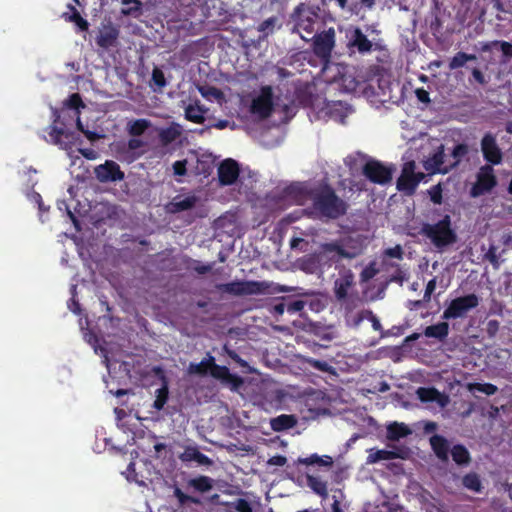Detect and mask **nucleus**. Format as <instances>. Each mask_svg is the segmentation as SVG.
Here are the masks:
<instances>
[{"label":"nucleus","mask_w":512,"mask_h":512,"mask_svg":"<svg viewBox=\"0 0 512 512\" xmlns=\"http://www.w3.org/2000/svg\"><path fill=\"white\" fill-rule=\"evenodd\" d=\"M307 198L311 206L304 209V214L311 219L336 220L347 213L348 204L329 185L310 189Z\"/></svg>","instance_id":"f257e3e1"},{"label":"nucleus","mask_w":512,"mask_h":512,"mask_svg":"<svg viewBox=\"0 0 512 512\" xmlns=\"http://www.w3.org/2000/svg\"><path fill=\"white\" fill-rule=\"evenodd\" d=\"M188 371L191 374L200 376L210 375L216 380H219L222 384L230 387L231 390L237 391L244 383L242 377L237 374L230 372L226 366L216 364L214 356L207 353L199 363H190Z\"/></svg>","instance_id":"f03ea898"},{"label":"nucleus","mask_w":512,"mask_h":512,"mask_svg":"<svg viewBox=\"0 0 512 512\" xmlns=\"http://www.w3.org/2000/svg\"><path fill=\"white\" fill-rule=\"evenodd\" d=\"M291 19L294 23L293 32L298 33L304 41H311L321 21L319 8L300 3L295 7Z\"/></svg>","instance_id":"7ed1b4c3"},{"label":"nucleus","mask_w":512,"mask_h":512,"mask_svg":"<svg viewBox=\"0 0 512 512\" xmlns=\"http://www.w3.org/2000/svg\"><path fill=\"white\" fill-rule=\"evenodd\" d=\"M422 230L424 235L438 249H443L457 241V234L451 227V217L449 215H445L437 223L425 224Z\"/></svg>","instance_id":"20e7f679"},{"label":"nucleus","mask_w":512,"mask_h":512,"mask_svg":"<svg viewBox=\"0 0 512 512\" xmlns=\"http://www.w3.org/2000/svg\"><path fill=\"white\" fill-rule=\"evenodd\" d=\"M270 284L264 281H232L217 284L218 291L236 296L264 294L270 288Z\"/></svg>","instance_id":"39448f33"},{"label":"nucleus","mask_w":512,"mask_h":512,"mask_svg":"<svg viewBox=\"0 0 512 512\" xmlns=\"http://www.w3.org/2000/svg\"><path fill=\"white\" fill-rule=\"evenodd\" d=\"M479 302L480 298L474 293L454 298L443 311L441 317L443 320L464 318L469 311L479 305Z\"/></svg>","instance_id":"423d86ee"},{"label":"nucleus","mask_w":512,"mask_h":512,"mask_svg":"<svg viewBox=\"0 0 512 512\" xmlns=\"http://www.w3.org/2000/svg\"><path fill=\"white\" fill-rule=\"evenodd\" d=\"M336 33L333 27L311 36L312 50L314 54L324 62H328L331 58L332 51L335 47Z\"/></svg>","instance_id":"0eeeda50"},{"label":"nucleus","mask_w":512,"mask_h":512,"mask_svg":"<svg viewBox=\"0 0 512 512\" xmlns=\"http://www.w3.org/2000/svg\"><path fill=\"white\" fill-rule=\"evenodd\" d=\"M497 177L491 165L485 164L480 167L476 174V182L470 189V196L473 198L480 197L490 193L497 186Z\"/></svg>","instance_id":"6e6552de"},{"label":"nucleus","mask_w":512,"mask_h":512,"mask_svg":"<svg viewBox=\"0 0 512 512\" xmlns=\"http://www.w3.org/2000/svg\"><path fill=\"white\" fill-rule=\"evenodd\" d=\"M393 166H387L378 160L367 161L363 168V175L372 183L386 185L392 180Z\"/></svg>","instance_id":"1a4fd4ad"},{"label":"nucleus","mask_w":512,"mask_h":512,"mask_svg":"<svg viewBox=\"0 0 512 512\" xmlns=\"http://www.w3.org/2000/svg\"><path fill=\"white\" fill-rule=\"evenodd\" d=\"M274 111L273 89L266 85L260 88V93L250 105V112L261 119L269 118Z\"/></svg>","instance_id":"9d476101"},{"label":"nucleus","mask_w":512,"mask_h":512,"mask_svg":"<svg viewBox=\"0 0 512 512\" xmlns=\"http://www.w3.org/2000/svg\"><path fill=\"white\" fill-rule=\"evenodd\" d=\"M481 151L483 154L484 160L488 165H499L503 161V153L499 145L497 144V140L495 135L488 132L486 133L480 142Z\"/></svg>","instance_id":"9b49d317"},{"label":"nucleus","mask_w":512,"mask_h":512,"mask_svg":"<svg viewBox=\"0 0 512 512\" xmlns=\"http://www.w3.org/2000/svg\"><path fill=\"white\" fill-rule=\"evenodd\" d=\"M449 162L444 145L441 144L431 156L424 160L423 167L430 174H447L453 170L452 167H449Z\"/></svg>","instance_id":"f8f14e48"},{"label":"nucleus","mask_w":512,"mask_h":512,"mask_svg":"<svg viewBox=\"0 0 512 512\" xmlns=\"http://www.w3.org/2000/svg\"><path fill=\"white\" fill-rule=\"evenodd\" d=\"M94 173L96 179L101 183L122 181L125 178L119 164L113 160H106L105 163L96 166Z\"/></svg>","instance_id":"ddd939ff"},{"label":"nucleus","mask_w":512,"mask_h":512,"mask_svg":"<svg viewBox=\"0 0 512 512\" xmlns=\"http://www.w3.org/2000/svg\"><path fill=\"white\" fill-rule=\"evenodd\" d=\"M347 49L350 55L355 52L365 55L373 50V43L359 27H355L351 31V35L347 43Z\"/></svg>","instance_id":"4468645a"},{"label":"nucleus","mask_w":512,"mask_h":512,"mask_svg":"<svg viewBox=\"0 0 512 512\" xmlns=\"http://www.w3.org/2000/svg\"><path fill=\"white\" fill-rule=\"evenodd\" d=\"M240 169L237 161L228 158L218 166V180L221 186H229L236 182Z\"/></svg>","instance_id":"2eb2a0df"},{"label":"nucleus","mask_w":512,"mask_h":512,"mask_svg":"<svg viewBox=\"0 0 512 512\" xmlns=\"http://www.w3.org/2000/svg\"><path fill=\"white\" fill-rule=\"evenodd\" d=\"M48 134L53 144L59 145L64 149L71 148L75 140L78 138L75 132L58 128L55 125L49 126Z\"/></svg>","instance_id":"dca6fc26"},{"label":"nucleus","mask_w":512,"mask_h":512,"mask_svg":"<svg viewBox=\"0 0 512 512\" xmlns=\"http://www.w3.org/2000/svg\"><path fill=\"white\" fill-rule=\"evenodd\" d=\"M119 29L113 25L104 26L96 36V44L103 50H109L118 43Z\"/></svg>","instance_id":"f3484780"},{"label":"nucleus","mask_w":512,"mask_h":512,"mask_svg":"<svg viewBox=\"0 0 512 512\" xmlns=\"http://www.w3.org/2000/svg\"><path fill=\"white\" fill-rule=\"evenodd\" d=\"M354 285V274L350 269L341 273L340 277L334 282V295L337 301L347 299L348 290Z\"/></svg>","instance_id":"a211bd4d"},{"label":"nucleus","mask_w":512,"mask_h":512,"mask_svg":"<svg viewBox=\"0 0 512 512\" xmlns=\"http://www.w3.org/2000/svg\"><path fill=\"white\" fill-rule=\"evenodd\" d=\"M418 399L423 403L436 402L440 407H445L449 398L435 387H419L416 390Z\"/></svg>","instance_id":"6ab92c4d"},{"label":"nucleus","mask_w":512,"mask_h":512,"mask_svg":"<svg viewBox=\"0 0 512 512\" xmlns=\"http://www.w3.org/2000/svg\"><path fill=\"white\" fill-rule=\"evenodd\" d=\"M424 174L418 172L417 175L402 174L397 179L396 187L400 192L407 196H412L419 183L423 180Z\"/></svg>","instance_id":"aec40b11"},{"label":"nucleus","mask_w":512,"mask_h":512,"mask_svg":"<svg viewBox=\"0 0 512 512\" xmlns=\"http://www.w3.org/2000/svg\"><path fill=\"white\" fill-rule=\"evenodd\" d=\"M306 331L317 339L325 342H330L335 338L334 327L320 322L308 323Z\"/></svg>","instance_id":"412c9836"},{"label":"nucleus","mask_w":512,"mask_h":512,"mask_svg":"<svg viewBox=\"0 0 512 512\" xmlns=\"http://www.w3.org/2000/svg\"><path fill=\"white\" fill-rule=\"evenodd\" d=\"M179 459L186 462H196L200 466L212 465V460L205 454L199 451L196 446H187L184 451L179 455Z\"/></svg>","instance_id":"4be33fe9"},{"label":"nucleus","mask_w":512,"mask_h":512,"mask_svg":"<svg viewBox=\"0 0 512 512\" xmlns=\"http://www.w3.org/2000/svg\"><path fill=\"white\" fill-rule=\"evenodd\" d=\"M182 135V127L176 122H172L168 127L158 130V139L161 146L166 147L176 141Z\"/></svg>","instance_id":"5701e85b"},{"label":"nucleus","mask_w":512,"mask_h":512,"mask_svg":"<svg viewBox=\"0 0 512 512\" xmlns=\"http://www.w3.org/2000/svg\"><path fill=\"white\" fill-rule=\"evenodd\" d=\"M430 445L438 459L443 462L448 461V455L451 449L449 448L448 440L444 436L438 434L431 436Z\"/></svg>","instance_id":"b1692460"},{"label":"nucleus","mask_w":512,"mask_h":512,"mask_svg":"<svg viewBox=\"0 0 512 512\" xmlns=\"http://www.w3.org/2000/svg\"><path fill=\"white\" fill-rule=\"evenodd\" d=\"M198 198L195 195H189L183 199L176 196L171 202L167 204V211L176 214L182 211H187L195 207Z\"/></svg>","instance_id":"393cba45"},{"label":"nucleus","mask_w":512,"mask_h":512,"mask_svg":"<svg viewBox=\"0 0 512 512\" xmlns=\"http://www.w3.org/2000/svg\"><path fill=\"white\" fill-rule=\"evenodd\" d=\"M324 252L337 253L341 258L353 259L361 254L362 249L354 247L353 251H348L344 245L338 241L322 244Z\"/></svg>","instance_id":"a878e982"},{"label":"nucleus","mask_w":512,"mask_h":512,"mask_svg":"<svg viewBox=\"0 0 512 512\" xmlns=\"http://www.w3.org/2000/svg\"><path fill=\"white\" fill-rule=\"evenodd\" d=\"M446 321L447 320L427 326L423 334L427 338H435L439 341H444L449 334V324Z\"/></svg>","instance_id":"bb28decb"},{"label":"nucleus","mask_w":512,"mask_h":512,"mask_svg":"<svg viewBox=\"0 0 512 512\" xmlns=\"http://www.w3.org/2000/svg\"><path fill=\"white\" fill-rule=\"evenodd\" d=\"M297 424V419L294 415L281 414L270 421L271 428L276 431H284L293 428Z\"/></svg>","instance_id":"cd10ccee"},{"label":"nucleus","mask_w":512,"mask_h":512,"mask_svg":"<svg viewBox=\"0 0 512 512\" xmlns=\"http://www.w3.org/2000/svg\"><path fill=\"white\" fill-rule=\"evenodd\" d=\"M152 126V122L149 119L140 118V119H134L130 120L127 123V133L131 137H140L142 136L147 129H149Z\"/></svg>","instance_id":"c85d7f7f"},{"label":"nucleus","mask_w":512,"mask_h":512,"mask_svg":"<svg viewBox=\"0 0 512 512\" xmlns=\"http://www.w3.org/2000/svg\"><path fill=\"white\" fill-rule=\"evenodd\" d=\"M187 487L192 488L194 491L206 493L213 488V479L209 476L199 475L187 481Z\"/></svg>","instance_id":"c756f323"},{"label":"nucleus","mask_w":512,"mask_h":512,"mask_svg":"<svg viewBox=\"0 0 512 512\" xmlns=\"http://www.w3.org/2000/svg\"><path fill=\"white\" fill-rule=\"evenodd\" d=\"M452 460L459 466H467L471 462V455L463 444H455L451 450Z\"/></svg>","instance_id":"7c9ffc66"},{"label":"nucleus","mask_w":512,"mask_h":512,"mask_svg":"<svg viewBox=\"0 0 512 512\" xmlns=\"http://www.w3.org/2000/svg\"><path fill=\"white\" fill-rule=\"evenodd\" d=\"M207 109L198 104H189L185 109V118L196 124H202L205 121V113Z\"/></svg>","instance_id":"2f4dec72"},{"label":"nucleus","mask_w":512,"mask_h":512,"mask_svg":"<svg viewBox=\"0 0 512 512\" xmlns=\"http://www.w3.org/2000/svg\"><path fill=\"white\" fill-rule=\"evenodd\" d=\"M396 458H402L398 450H371L367 457V463L373 464L382 460H392Z\"/></svg>","instance_id":"473e14b6"},{"label":"nucleus","mask_w":512,"mask_h":512,"mask_svg":"<svg viewBox=\"0 0 512 512\" xmlns=\"http://www.w3.org/2000/svg\"><path fill=\"white\" fill-rule=\"evenodd\" d=\"M411 430L404 423L394 422L387 427V438L391 441H397L407 437Z\"/></svg>","instance_id":"72a5a7b5"},{"label":"nucleus","mask_w":512,"mask_h":512,"mask_svg":"<svg viewBox=\"0 0 512 512\" xmlns=\"http://www.w3.org/2000/svg\"><path fill=\"white\" fill-rule=\"evenodd\" d=\"M469 153V147L467 144L460 143L454 146L451 151V154L448 156L449 158V167L452 169L456 168L463 158H465Z\"/></svg>","instance_id":"f704fd0d"},{"label":"nucleus","mask_w":512,"mask_h":512,"mask_svg":"<svg viewBox=\"0 0 512 512\" xmlns=\"http://www.w3.org/2000/svg\"><path fill=\"white\" fill-rule=\"evenodd\" d=\"M477 59L475 54H468L462 51L457 52L448 63L449 70H456L465 66L468 61H475Z\"/></svg>","instance_id":"c9c22d12"},{"label":"nucleus","mask_w":512,"mask_h":512,"mask_svg":"<svg viewBox=\"0 0 512 512\" xmlns=\"http://www.w3.org/2000/svg\"><path fill=\"white\" fill-rule=\"evenodd\" d=\"M302 363L307 367L313 368L321 372L331 374L335 373V369L325 360H319L312 357H303Z\"/></svg>","instance_id":"e433bc0d"},{"label":"nucleus","mask_w":512,"mask_h":512,"mask_svg":"<svg viewBox=\"0 0 512 512\" xmlns=\"http://www.w3.org/2000/svg\"><path fill=\"white\" fill-rule=\"evenodd\" d=\"M462 484L466 489L477 493H480L483 488L480 477L475 472H470L466 474L462 478Z\"/></svg>","instance_id":"4c0bfd02"},{"label":"nucleus","mask_w":512,"mask_h":512,"mask_svg":"<svg viewBox=\"0 0 512 512\" xmlns=\"http://www.w3.org/2000/svg\"><path fill=\"white\" fill-rule=\"evenodd\" d=\"M68 9L72 12L66 19L70 22H73L80 31L85 32L89 29V23L86 19H84L77 9L72 5L68 4Z\"/></svg>","instance_id":"58836bf2"},{"label":"nucleus","mask_w":512,"mask_h":512,"mask_svg":"<svg viewBox=\"0 0 512 512\" xmlns=\"http://www.w3.org/2000/svg\"><path fill=\"white\" fill-rule=\"evenodd\" d=\"M298 462L305 465L332 466L333 460L330 456L321 457L318 454H312L306 458H299Z\"/></svg>","instance_id":"ea45409f"},{"label":"nucleus","mask_w":512,"mask_h":512,"mask_svg":"<svg viewBox=\"0 0 512 512\" xmlns=\"http://www.w3.org/2000/svg\"><path fill=\"white\" fill-rule=\"evenodd\" d=\"M307 482L309 487L319 496L327 497L328 488L327 483L320 478L314 476H307Z\"/></svg>","instance_id":"a19ab883"},{"label":"nucleus","mask_w":512,"mask_h":512,"mask_svg":"<svg viewBox=\"0 0 512 512\" xmlns=\"http://www.w3.org/2000/svg\"><path fill=\"white\" fill-rule=\"evenodd\" d=\"M122 8L121 13L126 16H138L142 10V3L140 0H121Z\"/></svg>","instance_id":"79ce46f5"},{"label":"nucleus","mask_w":512,"mask_h":512,"mask_svg":"<svg viewBox=\"0 0 512 512\" xmlns=\"http://www.w3.org/2000/svg\"><path fill=\"white\" fill-rule=\"evenodd\" d=\"M173 495L177 498L179 504L184 506L188 503L199 505L201 501L199 498L185 494L179 487L175 486Z\"/></svg>","instance_id":"37998d69"},{"label":"nucleus","mask_w":512,"mask_h":512,"mask_svg":"<svg viewBox=\"0 0 512 512\" xmlns=\"http://www.w3.org/2000/svg\"><path fill=\"white\" fill-rule=\"evenodd\" d=\"M379 273V269L376 267V263L370 262L360 273V282L366 283L373 279Z\"/></svg>","instance_id":"c03bdc74"},{"label":"nucleus","mask_w":512,"mask_h":512,"mask_svg":"<svg viewBox=\"0 0 512 512\" xmlns=\"http://www.w3.org/2000/svg\"><path fill=\"white\" fill-rule=\"evenodd\" d=\"M306 302L300 299L286 298V312L289 314H296L304 309Z\"/></svg>","instance_id":"a18cd8bd"},{"label":"nucleus","mask_w":512,"mask_h":512,"mask_svg":"<svg viewBox=\"0 0 512 512\" xmlns=\"http://www.w3.org/2000/svg\"><path fill=\"white\" fill-rule=\"evenodd\" d=\"M168 400V388L163 386L157 390L156 399L154 401L153 407L157 410L163 409L164 405Z\"/></svg>","instance_id":"49530a36"},{"label":"nucleus","mask_w":512,"mask_h":512,"mask_svg":"<svg viewBox=\"0 0 512 512\" xmlns=\"http://www.w3.org/2000/svg\"><path fill=\"white\" fill-rule=\"evenodd\" d=\"M442 193H443V189H442V186L440 183L436 184V185H433L429 190H428V194L430 196V200L434 203V204H442V201H443V196H442Z\"/></svg>","instance_id":"de8ad7c7"},{"label":"nucleus","mask_w":512,"mask_h":512,"mask_svg":"<svg viewBox=\"0 0 512 512\" xmlns=\"http://www.w3.org/2000/svg\"><path fill=\"white\" fill-rule=\"evenodd\" d=\"M65 105L74 110H79L84 107V103L79 93L71 94L68 99L65 101Z\"/></svg>","instance_id":"09e8293b"},{"label":"nucleus","mask_w":512,"mask_h":512,"mask_svg":"<svg viewBox=\"0 0 512 512\" xmlns=\"http://www.w3.org/2000/svg\"><path fill=\"white\" fill-rule=\"evenodd\" d=\"M473 389L488 396L494 395L498 391L497 386L492 383H475Z\"/></svg>","instance_id":"8fccbe9b"},{"label":"nucleus","mask_w":512,"mask_h":512,"mask_svg":"<svg viewBox=\"0 0 512 512\" xmlns=\"http://www.w3.org/2000/svg\"><path fill=\"white\" fill-rule=\"evenodd\" d=\"M199 92L205 98L213 97L219 99L222 97V92L220 89L214 86H204L199 88Z\"/></svg>","instance_id":"3c124183"},{"label":"nucleus","mask_w":512,"mask_h":512,"mask_svg":"<svg viewBox=\"0 0 512 512\" xmlns=\"http://www.w3.org/2000/svg\"><path fill=\"white\" fill-rule=\"evenodd\" d=\"M403 255H404L403 249H402L401 245H399V244H397L394 247L387 248L383 251V256L388 257V258H395L398 260H402Z\"/></svg>","instance_id":"603ef678"},{"label":"nucleus","mask_w":512,"mask_h":512,"mask_svg":"<svg viewBox=\"0 0 512 512\" xmlns=\"http://www.w3.org/2000/svg\"><path fill=\"white\" fill-rule=\"evenodd\" d=\"M152 81L158 88H163L166 85L164 73L159 68H154L152 71Z\"/></svg>","instance_id":"864d4df0"},{"label":"nucleus","mask_w":512,"mask_h":512,"mask_svg":"<svg viewBox=\"0 0 512 512\" xmlns=\"http://www.w3.org/2000/svg\"><path fill=\"white\" fill-rule=\"evenodd\" d=\"M369 310H362L360 312H358L357 314L355 315H346L347 317V321L351 323L352 326L354 327H357L360 325V323L364 320V319H367V312Z\"/></svg>","instance_id":"5fc2aeb1"},{"label":"nucleus","mask_w":512,"mask_h":512,"mask_svg":"<svg viewBox=\"0 0 512 512\" xmlns=\"http://www.w3.org/2000/svg\"><path fill=\"white\" fill-rule=\"evenodd\" d=\"M187 163L186 159L178 160L173 163V172L176 176H184L187 174Z\"/></svg>","instance_id":"6e6d98bb"},{"label":"nucleus","mask_w":512,"mask_h":512,"mask_svg":"<svg viewBox=\"0 0 512 512\" xmlns=\"http://www.w3.org/2000/svg\"><path fill=\"white\" fill-rule=\"evenodd\" d=\"M272 313L274 316H281L286 311V298L282 297L277 301L275 304H273Z\"/></svg>","instance_id":"4d7b16f0"},{"label":"nucleus","mask_w":512,"mask_h":512,"mask_svg":"<svg viewBox=\"0 0 512 512\" xmlns=\"http://www.w3.org/2000/svg\"><path fill=\"white\" fill-rule=\"evenodd\" d=\"M234 508L238 512H252V507H251L250 503L244 498H238L234 502Z\"/></svg>","instance_id":"13d9d810"},{"label":"nucleus","mask_w":512,"mask_h":512,"mask_svg":"<svg viewBox=\"0 0 512 512\" xmlns=\"http://www.w3.org/2000/svg\"><path fill=\"white\" fill-rule=\"evenodd\" d=\"M224 350L227 356L235 363L239 364L241 367L247 366V362L244 359H242L236 351L227 348V346H224Z\"/></svg>","instance_id":"bf43d9fd"},{"label":"nucleus","mask_w":512,"mask_h":512,"mask_svg":"<svg viewBox=\"0 0 512 512\" xmlns=\"http://www.w3.org/2000/svg\"><path fill=\"white\" fill-rule=\"evenodd\" d=\"M436 284V278L428 281L423 295L424 302H429L431 300V295L436 289Z\"/></svg>","instance_id":"052dcab7"},{"label":"nucleus","mask_w":512,"mask_h":512,"mask_svg":"<svg viewBox=\"0 0 512 512\" xmlns=\"http://www.w3.org/2000/svg\"><path fill=\"white\" fill-rule=\"evenodd\" d=\"M307 245H308V243L303 238H300V237H293L290 240L291 249H298L301 252L306 251Z\"/></svg>","instance_id":"680f3d73"},{"label":"nucleus","mask_w":512,"mask_h":512,"mask_svg":"<svg viewBox=\"0 0 512 512\" xmlns=\"http://www.w3.org/2000/svg\"><path fill=\"white\" fill-rule=\"evenodd\" d=\"M359 301L358 297L356 296H347V299L344 301H340L347 312L346 315L352 312V310L356 307L357 302Z\"/></svg>","instance_id":"e2e57ef3"},{"label":"nucleus","mask_w":512,"mask_h":512,"mask_svg":"<svg viewBox=\"0 0 512 512\" xmlns=\"http://www.w3.org/2000/svg\"><path fill=\"white\" fill-rule=\"evenodd\" d=\"M415 95L419 102L424 104H429L431 102L429 92L425 90L424 88H417L415 90Z\"/></svg>","instance_id":"0e129e2a"},{"label":"nucleus","mask_w":512,"mask_h":512,"mask_svg":"<svg viewBox=\"0 0 512 512\" xmlns=\"http://www.w3.org/2000/svg\"><path fill=\"white\" fill-rule=\"evenodd\" d=\"M495 44H500V49L505 57H512V43L507 41H495Z\"/></svg>","instance_id":"69168bd1"},{"label":"nucleus","mask_w":512,"mask_h":512,"mask_svg":"<svg viewBox=\"0 0 512 512\" xmlns=\"http://www.w3.org/2000/svg\"><path fill=\"white\" fill-rule=\"evenodd\" d=\"M144 142L138 137H132L128 140L127 146L129 150H137L144 146Z\"/></svg>","instance_id":"338daca9"},{"label":"nucleus","mask_w":512,"mask_h":512,"mask_svg":"<svg viewBox=\"0 0 512 512\" xmlns=\"http://www.w3.org/2000/svg\"><path fill=\"white\" fill-rule=\"evenodd\" d=\"M486 259L494 266L498 265V256L496 254V248L491 246L485 255Z\"/></svg>","instance_id":"774afa93"}]
</instances>
